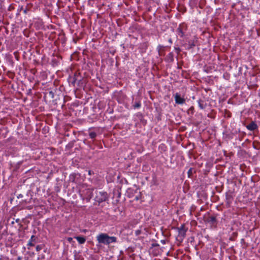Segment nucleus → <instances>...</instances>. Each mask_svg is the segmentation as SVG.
Listing matches in <instances>:
<instances>
[{
    "mask_svg": "<svg viewBox=\"0 0 260 260\" xmlns=\"http://www.w3.org/2000/svg\"><path fill=\"white\" fill-rule=\"evenodd\" d=\"M114 196H116L117 198H120L121 197V192L120 191L117 190H114L113 191Z\"/></svg>",
    "mask_w": 260,
    "mask_h": 260,
    "instance_id": "nucleus-18",
    "label": "nucleus"
},
{
    "mask_svg": "<svg viewBox=\"0 0 260 260\" xmlns=\"http://www.w3.org/2000/svg\"><path fill=\"white\" fill-rule=\"evenodd\" d=\"M225 199L226 205L230 206L233 199L232 194L226 192L225 194Z\"/></svg>",
    "mask_w": 260,
    "mask_h": 260,
    "instance_id": "nucleus-11",
    "label": "nucleus"
},
{
    "mask_svg": "<svg viewBox=\"0 0 260 260\" xmlns=\"http://www.w3.org/2000/svg\"><path fill=\"white\" fill-rule=\"evenodd\" d=\"M76 175L75 174H71L70 176V179L71 181L75 182V178Z\"/></svg>",
    "mask_w": 260,
    "mask_h": 260,
    "instance_id": "nucleus-20",
    "label": "nucleus"
},
{
    "mask_svg": "<svg viewBox=\"0 0 260 260\" xmlns=\"http://www.w3.org/2000/svg\"><path fill=\"white\" fill-rule=\"evenodd\" d=\"M178 232V237L181 240H182L186 235V233L187 231V228H185L184 224H182L180 227L177 228Z\"/></svg>",
    "mask_w": 260,
    "mask_h": 260,
    "instance_id": "nucleus-5",
    "label": "nucleus"
},
{
    "mask_svg": "<svg viewBox=\"0 0 260 260\" xmlns=\"http://www.w3.org/2000/svg\"><path fill=\"white\" fill-rule=\"evenodd\" d=\"M75 238L77 240V241L80 244H83L86 241V238L83 236H77L75 237Z\"/></svg>",
    "mask_w": 260,
    "mask_h": 260,
    "instance_id": "nucleus-14",
    "label": "nucleus"
},
{
    "mask_svg": "<svg viewBox=\"0 0 260 260\" xmlns=\"http://www.w3.org/2000/svg\"><path fill=\"white\" fill-rule=\"evenodd\" d=\"M134 109H138L140 108L141 106V103L140 101L136 102L133 105Z\"/></svg>",
    "mask_w": 260,
    "mask_h": 260,
    "instance_id": "nucleus-17",
    "label": "nucleus"
},
{
    "mask_svg": "<svg viewBox=\"0 0 260 260\" xmlns=\"http://www.w3.org/2000/svg\"><path fill=\"white\" fill-rule=\"evenodd\" d=\"M27 11H28V9L27 8H25V9H24L23 10V13L26 14H27Z\"/></svg>",
    "mask_w": 260,
    "mask_h": 260,
    "instance_id": "nucleus-27",
    "label": "nucleus"
},
{
    "mask_svg": "<svg viewBox=\"0 0 260 260\" xmlns=\"http://www.w3.org/2000/svg\"><path fill=\"white\" fill-rule=\"evenodd\" d=\"M82 81L83 78L81 74L79 72H76L71 82L73 86H75V84L77 83L79 86H82L83 84Z\"/></svg>",
    "mask_w": 260,
    "mask_h": 260,
    "instance_id": "nucleus-3",
    "label": "nucleus"
},
{
    "mask_svg": "<svg viewBox=\"0 0 260 260\" xmlns=\"http://www.w3.org/2000/svg\"><path fill=\"white\" fill-rule=\"evenodd\" d=\"M32 207L31 206H30V207H29L28 208L29 209H32Z\"/></svg>",
    "mask_w": 260,
    "mask_h": 260,
    "instance_id": "nucleus-33",
    "label": "nucleus"
},
{
    "mask_svg": "<svg viewBox=\"0 0 260 260\" xmlns=\"http://www.w3.org/2000/svg\"><path fill=\"white\" fill-rule=\"evenodd\" d=\"M161 242L162 244H165V243H166L165 240H161Z\"/></svg>",
    "mask_w": 260,
    "mask_h": 260,
    "instance_id": "nucleus-30",
    "label": "nucleus"
},
{
    "mask_svg": "<svg viewBox=\"0 0 260 260\" xmlns=\"http://www.w3.org/2000/svg\"><path fill=\"white\" fill-rule=\"evenodd\" d=\"M151 246L152 247H157V246H159V244H157V243H152L151 244Z\"/></svg>",
    "mask_w": 260,
    "mask_h": 260,
    "instance_id": "nucleus-25",
    "label": "nucleus"
},
{
    "mask_svg": "<svg viewBox=\"0 0 260 260\" xmlns=\"http://www.w3.org/2000/svg\"><path fill=\"white\" fill-rule=\"evenodd\" d=\"M168 41L170 43H172V39L170 38L168 40Z\"/></svg>",
    "mask_w": 260,
    "mask_h": 260,
    "instance_id": "nucleus-29",
    "label": "nucleus"
},
{
    "mask_svg": "<svg viewBox=\"0 0 260 260\" xmlns=\"http://www.w3.org/2000/svg\"><path fill=\"white\" fill-rule=\"evenodd\" d=\"M205 222L209 223L211 228H215L217 226V221L215 216H211L208 217Z\"/></svg>",
    "mask_w": 260,
    "mask_h": 260,
    "instance_id": "nucleus-6",
    "label": "nucleus"
},
{
    "mask_svg": "<svg viewBox=\"0 0 260 260\" xmlns=\"http://www.w3.org/2000/svg\"><path fill=\"white\" fill-rule=\"evenodd\" d=\"M194 110V107L193 106H191L189 109V111H192V112H193V111Z\"/></svg>",
    "mask_w": 260,
    "mask_h": 260,
    "instance_id": "nucleus-26",
    "label": "nucleus"
},
{
    "mask_svg": "<svg viewBox=\"0 0 260 260\" xmlns=\"http://www.w3.org/2000/svg\"><path fill=\"white\" fill-rule=\"evenodd\" d=\"M199 106L201 109H204L206 107V104H204V101L200 99L198 101Z\"/></svg>",
    "mask_w": 260,
    "mask_h": 260,
    "instance_id": "nucleus-16",
    "label": "nucleus"
},
{
    "mask_svg": "<svg viewBox=\"0 0 260 260\" xmlns=\"http://www.w3.org/2000/svg\"><path fill=\"white\" fill-rule=\"evenodd\" d=\"M108 234L101 233L96 236V240L100 244L108 245Z\"/></svg>",
    "mask_w": 260,
    "mask_h": 260,
    "instance_id": "nucleus-4",
    "label": "nucleus"
},
{
    "mask_svg": "<svg viewBox=\"0 0 260 260\" xmlns=\"http://www.w3.org/2000/svg\"><path fill=\"white\" fill-rule=\"evenodd\" d=\"M18 260H21V258H20V257H19L18 258Z\"/></svg>",
    "mask_w": 260,
    "mask_h": 260,
    "instance_id": "nucleus-35",
    "label": "nucleus"
},
{
    "mask_svg": "<svg viewBox=\"0 0 260 260\" xmlns=\"http://www.w3.org/2000/svg\"><path fill=\"white\" fill-rule=\"evenodd\" d=\"M49 93L52 95V97L53 96V93L52 91H50Z\"/></svg>",
    "mask_w": 260,
    "mask_h": 260,
    "instance_id": "nucleus-31",
    "label": "nucleus"
},
{
    "mask_svg": "<svg viewBox=\"0 0 260 260\" xmlns=\"http://www.w3.org/2000/svg\"><path fill=\"white\" fill-rule=\"evenodd\" d=\"M93 188H88L83 185L80 189V196L83 200H86V202H89L93 197Z\"/></svg>",
    "mask_w": 260,
    "mask_h": 260,
    "instance_id": "nucleus-1",
    "label": "nucleus"
},
{
    "mask_svg": "<svg viewBox=\"0 0 260 260\" xmlns=\"http://www.w3.org/2000/svg\"><path fill=\"white\" fill-rule=\"evenodd\" d=\"M196 46V44L194 41H190L187 44V49L189 50L192 49Z\"/></svg>",
    "mask_w": 260,
    "mask_h": 260,
    "instance_id": "nucleus-15",
    "label": "nucleus"
},
{
    "mask_svg": "<svg viewBox=\"0 0 260 260\" xmlns=\"http://www.w3.org/2000/svg\"><path fill=\"white\" fill-rule=\"evenodd\" d=\"M96 133L94 132H91L89 133V136L91 139H94L96 137Z\"/></svg>",
    "mask_w": 260,
    "mask_h": 260,
    "instance_id": "nucleus-19",
    "label": "nucleus"
},
{
    "mask_svg": "<svg viewBox=\"0 0 260 260\" xmlns=\"http://www.w3.org/2000/svg\"><path fill=\"white\" fill-rule=\"evenodd\" d=\"M43 247V245H39L36 246V250L37 251H40L42 249Z\"/></svg>",
    "mask_w": 260,
    "mask_h": 260,
    "instance_id": "nucleus-22",
    "label": "nucleus"
},
{
    "mask_svg": "<svg viewBox=\"0 0 260 260\" xmlns=\"http://www.w3.org/2000/svg\"><path fill=\"white\" fill-rule=\"evenodd\" d=\"M174 49L176 51L177 54H179L181 51L180 48L179 47H175Z\"/></svg>",
    "mask_w": 260,
    "mask_h": 260,
    "instance_id": "nucleus-23",
    "label": "nucleus"
},
{
    "mask_svg": "<svg viewBox=\"0 0 260 260\" xmlns=\"http://www.w3.org/2000/svg\"><path fill=\"white\" fill-rule=\"evenodd\" d=\"M20 197H21H21H22V194H19V195L18 196V198H20Z\"/></svg>",
    "mask_w": 260,
    "mask_h": 260,
    "instance_id": "nucleus-32",
    "label": "nucleus"
},
{
    "mask_svg": "<svg viewBox=\"0 0 260 260\" xmlns=\"http://www.w3.org/2000/svg\"><path fill=\"white\" fill-rule=\"evenodd\" d=\"M136 199L137 200H138L139 199L138 197H136Z\"/></svg>",
    "mask_w": 260,
    "mask_h": 260,
    "instance_id": "nucleus-36",
    "label": "nucleus"
},
{
    "mask_svg": "<svg viewBox=\"0 0 260 260\" xmlns=\"http://www.w3.org/2000/svg\"><path fill=\"white\" fill-rule=\"evenodd\" d=\"M174 98L175 102L177 104H183L185 102V100L181 98L178 93H176L174 94Z\"/></svg>",
    "mask_w": 260,
    "mask_h": 260,
    "instance_id": "nucleus-8",
    "label": "nucleus"
},
{
    "mask_svg": "<svg viewBox=\"0 0 260 260\" xmlns=\"http://www.w3.org/2000/svg\"><path fill=\"white\" fill-rule=\"evenodd\" d=\"M166 60L168 62H172L174 61V54L173 52L169 53L166 57Z\"/></svg>",
    "mask_w": 260,
    "mask_h": 260,
    "instance_id": "nucleus-12",
    "label": "nucleus"
},
{
    "mask_svg": "<svg viewBox=\"0 0 260 260\" xmlns=\"http://www.w3.org/2000/svg\"><path fill=\"white\" fill-rule=\"evenodd\" d=\"M19 219H17V220H16V222H18V221H19Z\"/></svg>",
    "mask_w": 260,
    "mask_h": 260,
    "instance_id": "nucleus-34",
    "label": "nucleus"
},
{
    "mask_svg": "<svg viewBox=\"0 0 260 260\" xmlns=\"http://www.w3.org/2000/svg\"><path fill=\"white\" fill-rule=\"evenodd\" d=\"M141 231L140 230H136L135 231V234H136V236L139 235L141 234Z\"/></svg>",
    "mask_w": 260,
    "mask_h": 260,
    "instance_id": "nucleus-24",
    "label": "nucleus"
},
{
    "mask_svg": "<svg viewBox=\"0 0 260 260\" xmlns=\"http://www.w3.org/2000/svg\"><path fill=\"white\" fill-rule=\"evenodd\" d=\"M108 245H109L111 243H116L117 242V238L116 237L114 236H109L108 235Z\"/></svg>",
    "mask_w": 260,
    "mask_h": 260,
    "instance_id": "nucleus-13",
    "label": "nucleus"
},
{
    "mask_svg": "<svg viewBox=\"0 0 260 260\" xmlns=\"http://www.w3.org/2000/svg\"><path fill=\"white\" fill-rule=\"evenodd\" d=\"M72 240V238L71 237H69L68 238V241L71 242Z\"/></svg>",
    "mask_w": 260,
    "mask_h": 260,
    "instance_id": "nucleus-28",
    "label": "nucleus"
},
{
    "mask_svg": "<svg viewBox=\"0 0 260 260\" xmlns=\"http://www.w3.org/2000/svg\"><path fill=\"white\" fill-rule=\"evenodd\" d=\"M186 25L184 24H180L176 29V32L179 36L183 37L184 35L185 31L186 30Z\"/></svg>",
    "mask_w": 260,
    "mask_h": 260,
    "instance_id": "nucleus-7",
    "label": "nucleus"
},
{
    "mask_svg": "<svg viewBox=\"0 0 260 260\" xmlns=\"http://www.w3.org/2000/svg\"><path fill=\"white\" fill-rule=\"evenodd\" d=\"M246 127L248 130L251 131H254L258 128V126L254 121H251Z\"/></svg>",
    "mask_w": 260,
    "mask_h": 260,
    "instance_id": "nucleus-9",
    "label": "nucleus"
},
{
    "mask_svg": "<svg viewBox=\"0 0 260 260\" xmlns=\"http://www.w3.org/2000/svg\"><path fill=\"white\" fill-rule=\"evenodd\" d=\"M187 174H188V177H191V176L193 174V169L192 168H190L188 172H187Z\"/></svg>",
    "mask_w": 260,
    "mask_h": 260,
    "instance_id": "nucleus-21",
    "label": "nucleus"
},
{
    "mask_svg": "<svg viewBox=\"0 0 260 260\" xmlns=\"http://www.w3.org/2000/svg\"><path fill=\"white\" fill-rule=\"evenodd\" d=\"M95 193L96 195L94 200L99 204L103 202L106 201L109 198L108 193L106 191H96Z\"/></svg>",
    "mask_w": 260,
    "mask_h": 260,
    "instance_id": "nucleus-2",
    "label": "nucleus"
},
{
    "mask_svg": "<svg viewBox=\"0 0 260 260\" xmlns=\"http://www.w3.org/2000/svg\"><path fill=\"white\" fill-rule=\"evenodd\" d=\"M36 237L35 236V235H32L31 238H30V239L29 240L27 244V248L28 249H29V247L30 246H35V244L36 243Z\"/></svg>",
    "mask_w": 260,
    "mask_h": 260,
    "instance_id": "nucleus-10",
    "label": "nucleus"
}]
</instances>
